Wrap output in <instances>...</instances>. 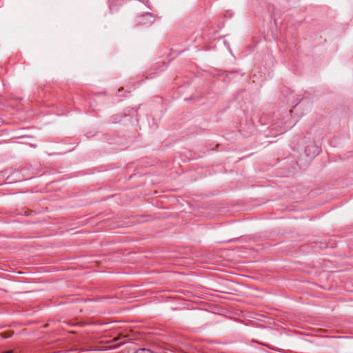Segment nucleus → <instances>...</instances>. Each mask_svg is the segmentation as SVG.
I'll list each match as a JSON object with an SVG mask.
<instances>
[{
  "label": "nucleus",
  "mask_w": 353,
  "mask_h": 353,
  "mask_svg": "<svg viewBox=\"0 0 353 353\" xmlns=\"http://www.w3.org/2000/svg\"><path fill=\"white\" fill-rule=\"evenodd\" d=\"M196 99V97H192V98H190V99H186V98H185V99H184V100H185V101H188V100H191V99H193V100H194V99Z\"/></svg>",
  "instance_id": "7ed1b4c3"
},
{
  "label": "nucleus",
  "mask_w": 353,
  "mask_h": 353,
  "mask_svg": "<svg viewBox=\"0 0 353 353\" xmlns=\"http://www.w3.org/2000/svg\"><path fill=\"white\" fill-rule=\"evenodd\" d=\"M312 148H316V146L314 144H312Z\"/></svg>",
  "instance_id": "39448f33"
},
{
  "label": "nucleus",
  "mask_w": 353,
  "mask_h": 353,
  "mask_svg": "<svg viewBox=\"0 0 353 353\" xmlns=\"http://www.w3.org/2000/svg\"><path fill=\"white\" fill-rule=\"evenodd\" d=\"M136 353H153V352L150 350L139 349L136 352Z\"/></svg>",
  "instance_id": "f03ea898"
},
{
  "label": "nucleus",
  "mask_w": 353,
  "mask_h": 353,
  "mask_svg": "<svg viewBox=\"0 0 353 353\" xmlns=\"http://www.w3.org/2000/svg\"><path fill=\"white\" fill-rule=\"evenodd\" d=\"M2 353H12V350H8V351L3 352Z\"/></svg>",
  "instance_id": "20e7f679"
},
{
  "label": "nucleus",
  "mask_w": 353,
  "mask_h": 353,
  "mask_svg": "<svg viewBox=\"0 0 353 353\" xmlns=\"http://www.w3.org/2000/svg\"><path fill=\"white\" fill-rule=\"evenodd\" d=\"M142 19H143H143H148L149 22L152 23L153 17L150 14H145V15H143L142 17Z\"/></svg>",
  "instance_id": "f257e3e1"
},
{
  "label": "nucleus",
  "mask_w": 353,
  "mask_h": 353,
  "mask_svg": "<svg viewBox=\"0 0 353 353\" xmlns=\"http://www.w3.org/2000/svg\"><path fill=\"white\" fill-rule=\"evenodd\" d=\"M141 23H142L143 24H145L146 22L141 21Z\"/></svg>",
  "instance_id": "423d86ee"
}]
</instances>
